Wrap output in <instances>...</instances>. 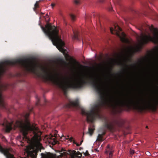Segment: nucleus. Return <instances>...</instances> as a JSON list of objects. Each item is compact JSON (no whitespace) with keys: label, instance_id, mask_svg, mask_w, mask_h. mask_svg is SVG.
<instances>
[{"label":"nucleus","instance_id":"obj_1","mask_svg":"<svg viewBox=\"0 0 158 158\" xmlns=\"http://www.w3.org/2000/svg\"><path fill=\"white\" fill-rule=\"evenodd\" d=\"M105 87L103 84L98 83L95 79V91L99 94L100 98L95 104V118H101L99 112L102 108L106 107L110 104L113 106L115 114L121 113L122 107H128L131 105L136 106L141 110L151 108L156 109L158 106V99H147L141 98L134 99L128 97L124 98H107L103 92Z\"/></svg>","mask_w":158,"mask_h":158},{"label":"nucleus","instance_id":"obj_42","mask_svg":"<svg viewBox=\"0 0 158 158\" xmlns=\"http://www.w3.org/2000/svg\"><path fill=\"white\" fill-rule=\"evenodd\" d=\"M86 152H87V153L88 154V151H87Z\"/></svg>","mask_w":158,"mask_h":158},{"label":"nucleus","instance_id":"obj_30","mask_svg":"<svg viewBox=\"0 0 158 158\" xmlns=\"http://www.w3.org/2000/svg\"><path fill=\"white\" fill-rule=\"evenodd\" d=\"M83 142V140H82L81 141L80 143L79 144V146L81 145L82 144V143Z\"/></svg>","mask_w":158,"mask_h":158},{"label":"nucleus","instance_id":"obj_29","mask_svg":"<svg viewBox=\"0 0 158 158\" xmlns=\"http://www.w3.org/2000/svg\"><path fill=\"white\" fill-rule=\"evenodd\" d=\"M29 113H27L26 115V117L27 118V117L28 116H29Z\"/></svg>","mask_w":158,"mask_h":158},{"label":"nucleus","instance_id":"obj_26","mask_svg":"<svg viewBox=\"0 0 158 158\" xmlns=\"http://www.w3.org/2000/svg\"><path fill=\"white\" fill-rule=\"evenodd\" d=\"M108 9H109V10L110 11H111L113 10L112 6L111 7H109Z\"/></svg>","mask_w":158,"mask_h":158},{"label":"nucleus","instance_id":"obj_10","mask_svg":"<svg viewBox=\"0 0 158 158\" xmlns=\"http://www.w3.org/2000/svg\"><path fill=\"white\" fill-rule=\"evenodd\" d=\"M105 127L110 131H112L113 129V126L111 123H106L104 124Z\"/></svg>","mask_w":158,"mask_h":158},{"label":"nucleus","instance_id":"obj_22","mask_svg":"<svg viewBox=\"0 0 158 158\" xmlns=\"http://www.w3.org/2000/svg\"><path fill=\"white\" fill-rule=\"evenodd\" d=\"M118 65H123V66L124 65H125L127 67H128V66L127 64H122V63H118Z\"/></svg>","mask_w":158,"mask_h":158},{"label":"nucleus","instance_id":"obj_13","mask_svg":"<svg viewBox=\"0 0 158 158\" xmlns=\"http://www.w3.org/2000/svg\"><path fill=\"white\" fill-rule=\"evenodd\" d=\"M97 140L99 141H103V136L102 135L100 134H99L97 137Z\"/></svg>","mask_w":158,"mask_h":158},{"label":"nucleus","instance_id":"obj_40","mask_svg":"<svg viewBox=\"0 0 158 158\" xmlns=\"http://www.w3.org/2000/svg\"><path fill=\"white\" fill-rule=\"evenodd\" d=\"M123 70L124 71H125V70H126V69H124H124H123Z\"/></svg>","mask_w":158,"mask_h":158},{"label":"nucleus","instance_id":"obj_24","mask_svg":"<svg viewBox=\"0 0 158 158\" xmlns=\"http://www.w3.org/2000/svg\"><path fill=\"white\" fill-rule=\"evenodd\" d=\"M106 133V132L105 131H103L101 135H102V136H103L105 135Z\"/></svg>","mask_w":158,"mask_h":158},{"label":"nucleus","instance_id":"obj_3","mask_svg":"<svg viewBox=\"0 0 158 158\" xmlns=\"http://www.w3.org/2000/svg\"><path fill=\"white\" fill-rule=\"evenodd\" d=\"M42 30L45 34L51 40L53 44L62 52H64L65 50L64 48L65 44L61 39L59 34V31L54 26L52 27L51 24L48 23L45 27H41Z\"/></svg>","mask_w":158,"mask_h":158},{"label":"nucleus","instance_id":"obj_36","mask_svg":"<svg viewBox=\"0 0 158 158\" xmlns=\"http://www.w3.org/2000/svg\"><path fill=\"white\" fill-rule=\"evenodd\" d=\"M52 136H53L52 135H51V136L50 137H49V138H51V137Z\"/></svg>","mask_w":158,"mask_h":158},{"label":"nucleus","instance_id":"obj_23","mask_svg":"<svg viewBox=\"0 0 158 158\" xmlns=\"http://www.w3.org/2000/svg\"><path fill=\"white\" fill-rule=\"evenodd\" d=\"M74 2H75V3L76 4H77V5L79 4V1L77 0H75L74 1Z\"/></svg>","mask_w":158,"mask_h":158},{"label":"nucleus","instance_id":"obj_6","mask_svg":"<svg viewBox=\"0 0 158 158\" xmlns=\"http://www.w3.org/2000/svg\"><path fill=\"white\" fill-rule=\"evenodd\" d=\"M82 155V154L80 152H76L74 150L72 151L71 154L72 158H81Z\"/></svg>","mask_w":158,"mask_h":158},{"label":"nucleus","instance_id":"obj_27","mask_svg":"<svg viewBox=\"0 0 158 158\" xmlns=\"http://www.w3.org/2000/svg\"><path fill=\"white\" fill-rule=\"evenodd\" d=\"M131 66L132 67H135V68H136V64H134L133 65H131Z\"/></svg>","mask_w":158,"mask_h":158},{"label":"nucleus","instance_id":"obj_41","mask_svg":"<svg viewBox=\"0 0 158 158\" xmlns=\"http://www.w3.org/2000/svg\"><path fill=\"white\" fill-rule=\"evenodd\" d=\"M66 60L68 61H69V60L68 59H67Z\"/></svg>","mask_w":158,"mask_h":158},{"label":"nucleus","instance_id":"obj_39","mask_svg":"<svg viewBox=\"0 0 158 158\" xmlns=\"http://www.w3.org/2000/svg\"><path fill=\"white\" fill-rule=\"evenodd\" d=\"M146 128H148V126H146Z\"/></svg>","mask_w":158,"mask_h":158},{"label":"nucleus","instance_id":"obj_37","mask_svg":"<svg viewBox=\"0 0 158 158\" xmlns=\"http://www.w3.org/2000/svg\"><path fill=\"white\" fill-rule=\"evenodd\" d=\"M63 153L64 154V155H65L66 153V152H64Z\"/></svg>","mask_w":158,"mask_h":158},{"label":"nucleus","instance_id":"obj_4","mask_svg":"<svg viewBox=\"0 0 158 158\" xmlns=\"http://www.w3.org/2000/svg\"><path fill=\"white\" fill-rule=\"evenodd\" d=\"M110 30L112 34H115L117 36H120V31H122V29L117 25H114V28L112 27H110Z\"/></svg>","mask_w":158,"mask_h":158},{"label":"nucleus","instance_id":"obj_25","mask_svg":"<svg viewBox=\"0 0 158 158\" xmlns=\"http://www.w3.org/2000/svg\"><path fill=\"white\" fill-rule=\"evenodd\" d=\"M130 152L131 154H133L134 153V151L132 150H130Z\"/></svg>","mask_w":158,"mask_h":158},{"label":"nucleus","instance_id":"obj_16","mask_svg":"<svg viewBox=\"0 0 158 158\" xmlns=\"http://www.w3.org/2000/svg\"><path fill=\"white\" fill-rule=\"evenodd\" d=\"M7 85H2L1 86L2 89L3 90H5L7 89Z\"/></svg>","mask_w":158,"mask_h":158},{"label":"nucleus","instance_id":"obj_19","mask_svg":"<svg viewBox=\"0 0 158 158\" xmlns=\"http://www.w3.org/2000/svg\"><path fill=\"white\" fill-rule=\"evenodd\" d=\"M73 137H71L70 138H66V139H68L70 142H72V141L73 140Z\"/></svg>","mask_w":158,"mask_h":158},{"label":"nucleus","instance_id":"obj_15","mask_svg":"<svg viewBox=\"0 0 158 158\" xmlns=\"http://www.w3.org/2000/svg\"><path fill=\"white\" fill-rule=\"evenodd\" d=\"M70 60L72 61H73L74 63L75 64H77V65L79 66L80 65V64L77 61L75 60L72 57H70Z\"/></svg>","mask_w":158,"mask_h":158},{"label":"nucleus","instance_id":"obj_34","mask_svg":"<svg viewBox=\"0 0 158 158\" xmlns=\"http://www.w3.org/2000/svg\"><path fill=\"white\" fill-rule=\"evenodd\" d=\"M29 111H30V112H31L32 111V109H30L29 110Z\"/></svg>","mask_w":158,"mask_h":158},{"label":"nucleus","instance_id":"obj_28","mask_svg":"<svg viewBox=\"0 0 158 158\" xmlns=\"http://www.w3.org/2000/svg\"><path fill=\"white\" fill-rule=\"evenodd\" d=\"M38 102L37 103V105H38L39 104V102H40V99L39 98H37Z\"/></svg>","mask_w":158,"mask_h":158},{"label":"nucleus","instance_id":"obj_5","mask_svg":"<svg viewBox=\"0 0 158 158\" xmlns=\"http://www.w3.org/2000/svg\"><path fill=\"white\" fill-rule=\"evenodd\" d=\"M12 123H9L7 121L6 123H4L3 124V125L5 127L6 131V132H9L12 129Z\"/></svg>","mask_w":158,"mask_h":158},{"label":"nucleus","instance_id":"obj_2","mask_svg":"<svg viewBox=\"0 0 158 158\" xmlns=\"http://www.w3.org/2000/svg\"><path fill=\"white\" fill-rule=\"evenodd\" d=\"M138 29L141 32L140 42L143 45L151 41L155 44H158V30L153 25L151 26L146 23L141 24Z\"/></svg>","mask_w":158,"mask_h":158},{"label":"nucleus","instance_id":"obj_31","mask_svg":"<svg viewBox=\"0 0 158 158\" xmlns=\"http://www.w3.org/2000/svg\"><path fill=\"white\" fill-rule=\"evenodd\" d=\"M55 5V4H53V3H52V4H51V6H52L53 7V6H54Z\"/></svg>","mask_w":158,"mask_h":158},{"label":"nucleus","instance_id":"obj_35","mask_svg":"<svg viewBox=\"0 0 158 158\" xmlns=\"http://www.w3.org/2000/svg\"><path fill=\"white\" fill-rule=\"evenodd\" d=\"M69 138V135H68L67 136V138Z\"/></svg>","mask_w":158,"mask_h":158},{"label":"nucleus","instance_id":"obj_32","mask_svg":"<svg viewBox=\"0 0 158 158\" xmlns=\"http://www.w3.org/2000/svg\"><path fill=\"white\" fill-rule=\"evenodd\" d=\"M104 0H100V2H104Z\"/></svg>","mask_w":158,"mask_h":158},{"label":"nucleus","instance_id":"obj_38","mask_svg":"<svg viewBox=\"0 0 158 158\" xmlns=\"http://www.w3.org/2000/svg\"><path fill=\"white\" fill-rule=\"evenodd\" d=\"M148 155H150V153L149 152H148Z\"/></svg>","mask_w":158,"mask_h":158},{"label":"nucleus","instance_id":"obj_18","mask_svg":"<svg viewBox=\"0 0 158 158\" xmlns=\"http://www.w3.org/2000/svg\"><path fill=\"white\" fill-rule=\"evenodd\" d=\"M70 17L72 20H75V16L74 15L72 14H71L70 15Z\"/></svg>","mask_w":158,"mask_h":158},{"label":"nucleus","instance_id":"obj_20","mask_svg":"<svg viewBox=\"0 0 158 158\" xmlns=\"http://www.w3.org/2000/svg\"><path fill=\"white\" fill-rule=\"evenodd\" d=\"M72 142H73V143H74L75 144H76V145L77 146H79V144L77 143H76L74 140H73L72 141Z\"/></svg>","mask_w":158,"mask_h":158},{"label":"nucleus","instance_id":"obj_12","mask_svg":"<svg viewBox=\"0 0 158 158\" xmlns=\"http://www.w3.org/2000/svg\"><path fill=\"white\" fill-rule=\"evenodd\" d=\"M40 1H36V3L34 5V7L33 8L34 10V11H36L37 9L39 8V5L38 3Z\"/></svg>","mask_w":158,"mask_h":158},{"label":"nucleus","instance_id":"obj_21","mask_svg":"<svg viewBox=\"0 0 158 158\" xmlns=\"http://www.w3.org/2000/svg\"><path fill=\"white\" fill-rule=\"evenodd\" d=\"M120 121H121V123L122 124H118V125L119 126H121L122 125H123V124L124 123V121L122 120H121Z\"/></svg>","mask_w":158,"mask_h":158},{"label":"nucleus","instance_id":"obj_9","mask_svg":"<svg viewBox=\"0 0 158 158\" xmlns=\"http://www.w3.org/2000/svg\"><path fill=\"white\" fill-rule=\"evenodd\" d=\"M56 134H54V136H52L51 137V139H52V144L53 145H54L58 143V141L56 140Z\"/></svg>","mask_w":158,"mask_h":158},{"label":"nucleus","instance_id":"obj_14","mask_svg":"<svg viewBox=\"0 0 158 158\" xmlns=\"http://www.w3.org/2000/svg\"><path fill=\"white\" fill-rule=\"evenodd\" d=\"M74 35L73 38L75 40H78V33L77 32H75L74 31H73Z\"/></svg>","mask_w":158,"mask_h":158},{"label":"nucleus","instance_id":"obj_33","mask_svg":"<svg viewBox=\"0 0 158 158\" xmlns=\"http://www.w3.org/2000/svg\"><path fill=\"white\" fill-rule=\"evenodd\" d=\"M100 67L101 68H103V66L102 65H100Z\"/></svg>","mask_w":158,"mask_h":158},{"label":"nucleus","instance_id":"obj_8","mask_svg":"<svg viewBox=\"0 0 158 158\" xmlns=\"http://www.w3.org/2000/svg\"><path fill=\"white\" fill-rule=\"evenodd\" d=\"M41 154L42 158H53L52 154L50 153H41Z\"/></svg>","mask_w":158,"mask_h":158},{"label":"nucleus","instance_id":"obj_7","mask_svg":"<svg viewBox=\"0 0 158 158\" xmlns=\"http://www.w3.org/2000/svg\"><path fill=\"white\" fill-rule=\"evenodd\" d=\"M113 151L112 149L110 147L109 145H107L105 151V153L106 154H109V158L112 156Z\"/></svg>","mask_w":158,"mask_h":158},{"label":"nucleus","instance_id":"obj_11","mask_svg":"<svg viewBox=\"0 0 158 158\" xmlns=\"http://www.w3.org/2000/svg\"><path fill=\"white\" fill-rule=\"evenodd\" d=\"M95 130L94 126V125H91L88 128V131L89 134L92 135L94 133V130Z\"/></svg>","mask_w":158,"mask_h":158},{"label":"nucleus","instance_id":"obj_17","mask_svg":"<svg viewBox=\"0 0 158 158\" xmlns=\"http://www.w3.org/2000/svg\"><path fill=\"white\" fill-rule=\"evenodd\" d=\"M61 61H62L63 64L66 66H68L69 64V63H67L65 61L63 60V59L61 60Z\"/></svg>","mask_w":158,"mask_h":158}]
</instances>
